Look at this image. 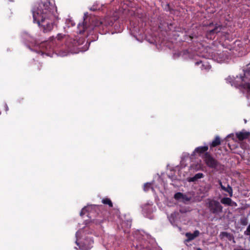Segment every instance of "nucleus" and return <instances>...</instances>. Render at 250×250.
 Segmentation results:
<instances>
[{"mask_svg": "<svg viewBox=\"0 0 250 250\" xmlns=\"http://www.w3.org/2000/svg\"><path fill=\"white\" fill-rule=\"evenodd\" d=\"M34 23L44 33L51 31L58 19L57 7L53 0H40L32 9Z\"/></svg>", "mask_w": 250, "mask_h": 250, "instance_id": "1", "label": "nucleus"}, {"mask_svg": "<svg viewBox=\"0 0 250 250\" xmlns=\"http://www.w3.org/2000/svg\"><path fill=\"white\" fill-rule=\"evenodd\" d=\"M226 81L232 86L239 87L246 94L247 98L250 99V68L244 71V76H237L236 78L229 76L226 79Z\"/></svg>", "mask_w": 250, "mask_h": 250, "instance_id": "2", "label": "nucleus"}, {"mask_svg": "<svg viewBox=\"0 0 250 250\" xmlns=\"http://www.w3.org/2000/svg\"><path fill=\"white\" fill-rule=\"evenodd\" d=\"M82 231V230H80L76 232V237L77 240L76 243L79 247L80 250H89L92 247L93 241L91 238L86 237L79 242V239L81 238L80 235Z\"/></svg>", "mask_w": 250, "mask_h": 250, "instance_id": "3", "label": "nucleus"}, {"mask_svg": "<svg viewBox=\"0 0 250 250\" xmlns=\"http://www.w3.org/2000/svg\"><path fill=\"white\" fill-rule=\"evenodd\" d=\"M206 205L210 211L213 214H219L222 212L223 207L219 202L214 200H208Z\"/></svg>", "mask_w": 250, "mask_h": 250, "instance_id": "4", "label": "nucleus"}, {"mask_svg": "<svg viewBox=\"0 0 250 250\" xmlns=\"http://www.w3.org/2000/svg\"><path fill=\"white\" fill-rule=\"evenodd\" d=\"M204 161L207 165L210 167L214 168L217 166V162L208 153L205 155Z\"/></svg>", "mask_w": 250, "mask_h": 250, "instance_id": "5", "label": "nucleus"}, {"mask_svg": "<svg viewBox=\"0 0 250 250\" xmlns=\"http://www.w3.org/2000/svg\"><path fill=\"white\" fill-rule=\"evenodd\" d=\"M222 27L220 25L216 24L215 27L211 29H209L207 31V37L208 38L211 39L212 35L217 33L221 31Z\"/></svg>", "mask_w": 250, "mask_h": 250, "instance_id": "6", "label": "nucleus"}, {"mask_svg": "<svg viewBox=\"0 0 250 250\" xmlns=\"http://www.w3.org/2000/svg\"><path fill=\"white\" fill-rule=\"evenodd\" d=\"M212 59L219 63H222L225 62L228 58L226 54L223 53L215 55Z\"/></svg>", "mask_w": 250, "mask_h": 250, "instance_id": "7", "label": "nucleus"}, {"mask_svg": "<svg viewBox=\"0 0 250 250\" xmlns=\"http://www.w3.org/2000/svg\"><path fill=\"white\" fill-rule=\"evenodd\" d=\"M174 198L175 199L182 202L188 201L190 200L189 198L181 192H177L175 193L174 195Z\"/></svg>", "mask_w": 250, "mask_h": 250, "instance_id": "8", "label": "nucleus"}, {"mask_svg": "<svg viewBox=\"0 0 250 250\" xmlns=\"http://www.w3.org/2000/svg\"><path fill=\"white\" fill-rule=\"evenodd\" d=\"M219 184H220L222 190L228 192L229 193V195L230 197L232 196V195H233L232 188L229 185H227V186L225 187L222 185V183L220 181H219Z\"/></svg>", "mask_w": 250, "mask_h": 250, "instance_id": "9", "label": "nucleus"}, {"mask_svg": "<svg viewBox=\"0 0 250 250\" xmlns=\"http://www.w3.org/2000/svg\"><path fill=\"white\" fill-rule=\"evenodd\" d=\"M250 133L246 131H242L236 133V136L240 141L243 140L247 138L249 136Z\"/></svg>", "mask_w": 250, "mask_h": 250, "instance_id": "10", "label": "nucleus"}, {"mask_svg": "<svg viewBox=\"0 0 250 250\" xmlns=\"http://www.w3.org/2000/svg\"><path fill=\"white\" fill-rule=\"evenodd\" d=\"M196 65H199L201 64L200 68L201 69H209L211 68V66L209 64L208 62H203V61L197 62L195 63Z\"/></svg>", "mask_w": 250, "mask_h": 250, "instance_id": "11", "label": "nucleus"}, {"mask_svg": "<svg viewBox=\"0 0 250 250\" xmlns=\"http://www.w3.org/2000/svg\"><path fill=\"white\" fill-rule=\"evenodd\" d=\"M221 202L224 205H228V206H231L232 205V203H234L236 205L235 203H233L232 201V200L228 197H224L221 200Z\"/></svg>", "mask_w": 250, "mask_h": 250, "instance_id": "12", "label": "nucleus"}, {"mask_svg": "<svg viewBox=\"0 0 250 250\" xmlns=\"http://www.w3.org/2000/svg\"><path fill=\"white\" fill-rule=\"evenodd\" d=\"M208 149V146H199L197 147L195 150L194 151L193 153H202L203 152H205L207 151Z\"/></svg>", "mask_w": 250, "mask_h": 250, "instance_id": "13", "label": "nucleus"}, {"mask_svg": "<svg viewBox=\"0 0 250 250\" xmlns=\"http://www.w3.org/2000/svg\"><path fill=\"white\" fill-rule=\"evenodd\" d=\"M203 177V174L202 173H198L195 174L193 177L189 178V182H194L199 179H201Z\"/></svg>", "mask_w": 250, "mask_h": 250, "instance_id": "14", "label": "nucleus"}, {"mask_svg": "<svg viewBox=\"0 0 250 250\" xmlns=\"http://www.w3.org/2000/svg\"><path fill=\"white\" fill-rule=\"evenodd\" d=\"M220 139L218 136L216 137L215 139L212 142L211 146L215 147L220 144Z\"/></svg>", "mask_w": 250, "mask_h": 250, "instance_id": "15", "label": "nucleus"}, {"mask_svg": "<svg viewBox=\"0 0 250 250\" xmlns=\"http://www.w3.org/2000/svg\"><path fill=\"white\" fill-rule=\"evenodd\" d=\"M78 28L80 29V31H79V32L80 33H83L84 30H85V29L86 28V25H85L84 22L83 23H79L78 25Z\"/></svg>", "mask_w": 250, "mask_h": 250, "instance_id": "16", "label": "nucleus"}, {"mask_svg": "<svg viewBox=\"0 0 250 250\" xmlns=\"http://www.w3.org/2000/svg\"><path fill=\"white\" fill-rule=\"evenodd\" d=\"M102 203L104 204L108 205L110 207H112V203L111 200L108 198H105L102 200Z\"/></svg>", "mask_w": 250, "mask_h": 250, "instance_id": "17", "label": "nucleus"}, {"mask_svg": "<svg viewBox=\"0 0 250 250\" xmlns=\"http://www.w3.org/2000/svg\"><path fill=\"white\" fill-rule=\"evenodd\" d=\"M186 236L188 238V239L187 240V241H191L195 238V237L194 236L193 234L191 233H189V232L186 233Z\"/></svg>", "mask_w": 250, "mask_h": 250, "instance_id": "18", "label": "nucleus"}, {"mask_svg": "<svg viewBox=\"0 0 250 250\" xmlns=\"http://www.w3.org/2000/svg\"><path fill=\"white\" fill-rule=\"evenodd\" d=\"M92 208V207L91 206H88V207H85L84 208H83L81 212H80V215L81 216H83V215H84L85 212L89 209V208Z\"/></svg>", "mask_w": 250, "mask_h": 250, "instance_id": "19", "label": "nucleus"}, {"mask_svg": "<svg viewBox=\"0 0 250 250\" xmlns=\"http://www.w3.org/2000/svg\"><path fill=\"white\" fill-rule=\"evenodd\" d=\"M151 184L150 183H146L144 185V189L145 191H147L149 189V188H151L152 190H153V188H151Z\"/></svg>", "mask_w": 250, "mask_h": 250, "instance_id": "20", "label": "nucleus"}, {"mask_svg": "<svg viewBox=\"0 0 250 250\" xmlns=\"http://www.w3.org/2000/svg\"><path fill=\"white\" fill-rule=\"evenodd\" d=\"M241 223L243 225H246L247 224V221L246 219H242L241 220Z\"/></svg>", "mask_w": 250, "mask_h": 250, "instance_id": "21", "label": "nucleus"}, {"mask_svg": "<svg viewBox=\"0 0 250 250\" xmlns=\"http://www.w3.org/2000/svg\"><path fill=\"white\" fill-rule=\"evenodd\" d=\"M192 234L194 235V236L195 237V238H196V237L199 236V235L200 234V232L198 230H196L194 231V232Z\"/></svg>", "mask_w": 250, "mask_h": 250, "instance_id": "22", "label": "nucleus"}, {"mask_svg": "<svg viewBox=\"0 0 250 250\" xmlns=\"http://www.w3.org/2000/svg\"><path fill=\"white\" fill-rule=\"evenodd\" d=\"M233 250H250V249H247L242 248L241 247H239L234 249Z\"/></svg>", "mask_w": 250, "mask_h": 250, "instance_id": "23", "label": "nucleus"}, {"mask_svg": "<svg viewBox=\"0 0 250 250\" xmlns=\"http://www.w3.org/2000/svg\"><path fill=\"white\" fill-rule=\"evenodd\" d=\"M233 136V134H230L228 135L227 137V138H230V137H231V136Z\"/></svg>", "mask_w": 250, "mask_h": 250, "instance_id": "24", "label": "nucleus"}, {"mask_svg": "<svg viewBox=\"0 0 250 250\" xmlns=\"http://www.w3.org/2000/svg\"><path fill=\"white\" fill-rule=\"evenodd\" d=\"M143 209L144 210L146 209V205H144L143 207Z\"/></svg>", "mask_w": 250, "mask_h": 250, "instance_id": "25", "label": "nucleus"}, {"mask_svg": "<svg viewBox=\"0 0 250 250\" xmlns=\"http://www.w3.org/2000/svg\"><path fill=\"white\" fill-rule=\"evenodd\" d=\"M146 205H148L149 206H152V203L151 202L150 203H147Z\"/></svg>", "mask_w": 250, "mask_h": 250, "instance_id": "26", "label": "nucleus"}, {"mask_svg": "<svg viewBox=\"0 0 250 250\" xmlns=\"http://www.w3.org/2000/svg\"><path fill=\"white\" fill-rule=\"evenodd\" d=\"M171 179H172V180H179V179H177V178H176V179L174 178L173 177V176H171Z\"/></svg>", "mask_w": 250, "mask_h": 250, "instance_id": "27", "label": "nucleus"}, {"mask_svg": "<svg viewBox=\"0 0 250 250\" xmlns=\"http://www.w3.org/2000/svg\"><path fill=\"white\" fill-rule=\"evenodd\" d=\"M101 222H99V221H95V223L97 224H99Z\"/></svg>", "mask_w": 250, "mask_h": 250, "instance_id": "28", "label": "nucleus"}, {"mask_svg": "<svg viewBox=\"0 0 250 250\" xmlns=\"http://www.w3.org/2000/svg\"><path fill=\"white\" fill-rule=\"evenodd\" d=\"M101 23H102V22H100L99 24V23H97V24L95 25V26H99V25L100 24H101Z\"/></svg>", "mask_w": 250, "mask_h": 250, "instance_id": "29", "label": "nucleus"}, {"mask_svg": "<svg viewBox=\"0 0 250 250\" xmlns=\"http://www.w3.org/2000/svg\"><path fill=\"white\" fill-rule=\"evenodd\" d=\"M201 169V166H199V167L197 168L196 169V170H199V169Z\"/></svg>", "mask_w": 250, "mask_h": 250, "instance_id": "30", "label": "nucleus"}, {"mask_svg": "<svg viewBox=\"0 0 250 250\" xmlns=\"http://www.w3.org/2000/svg\"><path fill=\"white\" fill-rule=\"evenodd\" d=\"M197 250H202L201 248H198L197 249Z\"/></svg>", "mask_w": 250, "mask_h": 250, "instance_id": "31", "label": "nucleus"}, {"mask_svg": "<svg viewBox=\"0 0 250 250\" xmlns=\"http://www.w3.org/2000/svg\"><path fill=\"white\" fill-rule=\"evenodd\" d=\"M6 110H8V106H7V105H6Z\"/></svg>", "mask_w": 250, "mask_h": 250, "instance_id": "32", "label": "nucleus"}]
</instances>
